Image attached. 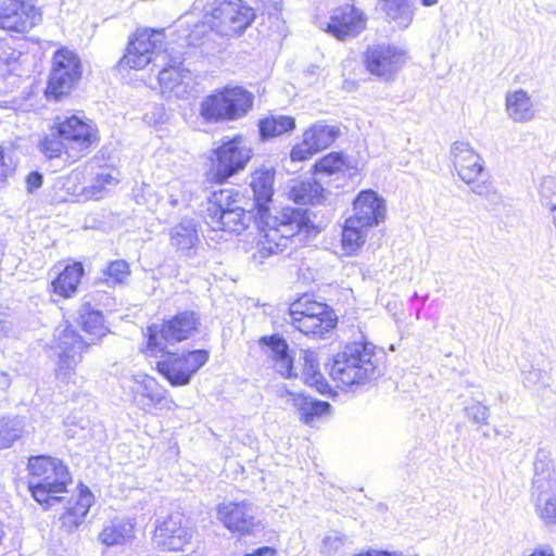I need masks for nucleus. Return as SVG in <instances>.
I'll list each match as a JSON object with an SVG mask.
<instances>
[{"label": "nucleus", "instance_id": "obj_26", "mask_svg": "<svg viewBox=\"0 0 556 556\" xmlns=\"http://www.w3.org/2000/svg\"><path fill=\"white\" fill-rule=\"evenodd\" d=\"M260 343L267 348L266 353L273 361L274 368L282 377L290 378L293 374V357L289 353L287 341L280 336L262 337Z\"/></svg>", "mask_w": 556, "mask_h": 556}, {"label": "nucleus", "instance_id": "obj_31", "mask_svg": "<svg viewBox=\"0 0 556 556\" xmlns=\"http://www.w3.org/2000/svg\"><path fill=\"white\" fill-rule=\"evenodd\" d=\"M287 402L298 409L300 414V419L303 420L305 424L312 422L314 417L326 414L330 408L329 403L314 401L311 397H307L300 393L288 392Z\"/></svg>", "mask_w": 556, "mask_h": 556}, {"label": "nucleus", "instance_id": "obj_50", "mask_svg": "<svg viewBox=\"0 0 556 556\" xmlns=\"http://www.w3.org/2000/svg\"><path fill=\"white\" fill-rule=\"evenodd\" d=\"M315 153H317V151L309 143H306L303 137V141L292 148L290 159L292 162H302L309 159Z\"/></svg>", "mask_w": 556, "mask_h": 556}, {"label": "nucleus", "instance_id": "obj_44", "mask_svg": "<svg viewBox=\"0 0 556 556\" xmlns=\"http://www.w3.org/2000/svg\"><path fill=\"white\" fill-rule=\"evenodd\" d=\"M539 202L545 214L556 208V177L544 176L538 187Z\"/></svg>", "mask_w": 556, "mask_h": 556}, {"label": "nucleus", "instance_id": "obj_47", "mask_svg": "<svg viewBox=\"0 0 556 556\" xmlns=\"http://www.w3.org/2000/svg\"><path fill=\"white\" fill-rule=\"evenodd\" d=\"M103 274L109 283H123L130 275L129 264L124 260L112 261Z\"/></svg>", "mask_w": 556, "mask_h": 556}, {"label": "nucleus", "instance_id": "obj_52", "mask_svg": "<svg viewBox=\"0 0 556 556\" xmlns=\"http://www.w3.org/2000/svg\"><path fill=\"white\" fill-rule=\"evenodd\" d=\"M14 169V164L10 156L5 155L3 148L0 146V179H4Z\"/></svg>", "mask_w": 556, "mask_h": 556}, {"label": "nucleus", "instance_id": "obj_34", "mask_svg": "<svg viewBox=\"0 0 556 556\" xmlns=\"http://www.w3.org/2000/svg\"><path fill=\"white\" fill-rule=\"evenodd\" d=\"M274 172L271 169L255 170L251 177V188L256 203L262 207L271 200L274 194Z\"/></svg>", "mask_w": 556, "mask_h": 556}, {"label": "nucleus", "instance_id": "obj_1", "mask_svg": "<svg viewBox=\"0 0 556 556\" xmlns=\"http://www.w3.org/2000/svg\"><path fill=\"white\" fill-rule=\"evenodd\" d=\"M381 358L370 342L348 343L334 355L330 376L344 387L369 383L381 375Z\"/></svg>", "mask_w": 556, "mask_h": 556}, {"label": "nucleus", "instance_id": "obj_11", "mask_svg": "<svg viewBox=\"0 0 556 556\" xmlns=\"http://www.w3.org/2000/svg\"><path fill=\"white\" fill-rule=\"evenodd\" d=\"M161 353L163 359L156 364L157 371L174 387L189 384L191 377L208 361L206 350H194L182 354L165 351Z\"/></svg>", "mask_w": 556, "mask_h": 556}, {"label": "nucleus", "instance_id": "obj_51", "mask_svg": "<svg viewBox=\"0 0 556 556\" xmlns=\"http://www.w3.org/2000/svg\"><path fill=\"white\" fill-rule=\"evenodd\" d=\"M342 545L343 538L338 532H331L323 540V549L327 553L337 552Z\"/></svg>", "mask_w": 556, "mask_h": 556}, {"label": "nucleus", "instance_id": "obj_57", "mask_svg": "<svg viewBox=\"0 0 556 556\" xmlns=\"http://www.w3.org/2000/svg\"><path fill=\"white\" fill-rule=\"evenodd\" d=\"M542 377V371L539 370V369H534V370H531L529 371L526 377H525V381L527 383H536Z\"/></svg>", "mask_w": 556, "mask_h": 556}, {"label": "nucleus", "instance_id": "obj_15", "mask_svg": "<svg viewBox=\"0 0 556 556\" xmlns=\"http://www.w3.org/2000/svg\"><path fill=\"white\" fill-rule=\"evenodd\" d=\"M55 124L61 131V136L70 146L71 161L81 157L98 138V131L92 122L83 121L75 115L64 118L58 117Z\"/></svg>", "mask_w": 556, "mask_h": 556}, {"label": "nucleus", "instance_id": "obj_24", "mask_svg": "<svg viewBox=\"0 0 556 556\" xmlns=\"http://www.w3.org/2000/svg\"><path fill=\"white\" fill-rule=\"evenodd\" d=\"M170 245L185 256L197 254L200 238L192 219L184 218L168 230Z\"/></svg>", "mask_w": 556, "mask_h": 556}, {"label": "nucleus", "instance_id": "obj_9", "mask_svg": "<svg viewBox=\"0 0 556 556\" xmlns=\"http://www.w3.org/2000/svg\"><path fill=\"white\" fill-rule=\"evenodd\" d=\"M451 161L462 181L471 186V191L478 195L489 197L492 190L486 180L479 181L484 174L482 156L467 141H455L450 149Z\"/></svg>", "mask_w": 556, "mask_h": 556}, {"label": "nucleus", "instance_id": "obj_56", "mask_svg": "<svg viewBox=\"0 0 556 556\" xmlns=\"http://www.w3.org/2000/svg\"><path fill=\"white\" fill-rule=\"evenodd\" d=\"M276 549L269 546H264L255 549L252 553L245 554L244 556H275Z\"/></svg>", "mask_w": 556, "mask_h": 556}, {"label": "nucleus", "instance_id": "obj_14", "mask_svg": "<svg viewBox=\"0 0 556 556\" xmlns=\"http://www.w3.org/2000/svg\"><path fill=\"white\" fill-rule=\"evenodd\" d=\"M168 58V67L160 71L157 79L161 92L168 99H186L194 89V78L190 71L180 67L182 55H172L167 49L164 50ZM165 59V55H162Z\"/></svg>", "mask_w": 556, "mask_h": 556}, {"label": "nucleus", "instance_id": "obj_45", "mask_svg": "<svg viewBox=\"0 0 556 556\" xmlns=\"http://www.w3.org/2000/svg\"><path fill=\"white\" fill-rule=\"evenodd\" d=\"M532 498L539 518L547 526H556V494Z\"/></svg>", "mask_w": 556, "mask_h": 556}, {"label": "nucleus", "instance_id": "obj_23", "mask_svg": "<svg viewBox=\"0 0 556 556\" xmlns=\"http://www.w3.org/2000/svg\"><path fill=\"white\" fill-rule=\"evenodd\" d=\"M354 214L350 218L365 227L377 226L386 216L384 200L371 189L361 191L353 203Z\"/></svg>", "mask_w": 556, "mask_h": 556}, {"label": "nucleus", "instance_id": "obj_38", "mask_svg": "<svg viewBox=\"0 0 556 556\" xmlns=\"http://www.w3.org/2000/svg\"><path fill=\"white\" fill-rule=\"evenodd\" d=\"M39 148L40 151L49 159L60 157L62 153H65L67 160H71L70 146L63 136H61V131L55 123L40 141Z\"/></svg>", "mask_w": 556, "mask_h": 556}, {"label": "nucleus", "instance_id": "obj_35", "mask_svg": "<svg viewBox=\"0 0 556 556\" xmlns=\"http://www.w3.org/2000/svg\"><path fill=\"white\" fill-rule=\"evenodd\" d=\"M303 372L302 377L306 384L315 388L318 392L325 393L328 390V383L319 371L317 356L313 351L303 352Z\"/></svg>", "mask_w": 556, "mask_h": 556}, {"label": "nucleus", "instance_id": "obj_19", "mask_svg": "<svg viewBox=\"0 0 556 556\" xmlns=\"http://www.w3.org/2000/svg\"><path fill=\"white\" fill-rule=\"evenodd\" d=\"M256 510L249 501L224 502L217 507V517L228 530L247 534L255 526Z\"/></svg>", "mask_w": 556, "mask_h": 556}, {"label": "nucleus", "instance_id": "obj_17", "mask_svg": "<svg viewBox=\"0 0 556 556\" xmlns=\"http://www.w3.org/2000/svg\"><path fill=\"white\" fill-rule=\"evenodd\" d=\"M406 61L405 52L392 45H374L365 53L367 71L378 77L389 79Z\"/></svg>", "mask_w": 556, "mask_h": 556}, {"label": "nucleus", "instance_id": "obj_12", "mask_svg": "<svg viewBox=\"0 0 556 556\" xmlns=\"http://www.w3.org/2000/svg\"><path fill=\"white\" fill-rule=\"evenodd\" d=\"M208 178L219 184L242 170L250 161L252 151L242 137L225 141L215 151Z\"/></svg>", "mask_w": 556, "mask_h": 556}, {"label": "nucleus", "instance_id": "obj_10", "mask_svg": "<svg viewBox=\"0 0 556 556\" xmlns=\"http://www.w3.org/2000/svg\"><path fill=\"white\" fill-rule=\"evenodd\" d=\"M165 35L163 30L138 28L130 37L119 66L130 70H142L162 55Z\"/></svg>", "mask_w": 556, "mask_h": 556}, {"label": "nucleus", "instance_id": "obj_13", "mask_svg": "<svg viewBox=\"0 0 556 556\" xmlns=\"http://www.w3.org/2000/svg\"><path fill=\"white\" fill-rule=\"evenodd\" d=\"M81 77V62L78 55L70 49H59L52 61L46 94L59 100L68 94Z\"/></svg>", "mask_w": 556, "mask_h": 556}, {"label": "nucleus", "instance_id": "obj_60", "mask_svg": "<svg viewBox=\"0 0 556 556\" xmlns=\"http://www.w3.org/2000/svg\"><path fill=\"white\" fill-rule=\"evenodd\" d=\"M420 2L425 7H432L437 4L438 0H420Z\"/></svg>", "mask_w": 556, "mask_h": 556}, {"label": "nucleus", "instance_id": "obj_58", "mask_svg": "<svg viewBox=\"0 0 556 556\" xmlns=\"http://www.w3.org/2000/svg\"><path fill=\"white\" fill-rule=\"evenodd\" d=\"M11 384V377L5 371L0 370V390L5 391Z\"/></svg>", "mask_w": 556, "mask_h": 556}, {"label": "nucleus", "instance_id": "obj_41", "mask_svg": "<svg viewBox=\"0 0 556 556\" xmlns=\"http://www.w3.org/2000/svg\"><path fill=\"white\" fill-rule=\"evenodd\" d=\"M79 324L83 329L93 336L101 337L105 333L103 315L100 311L92 308L90 303H84L79 308Z\"/></svg>", "mask_w": 556, "mask_h": 556}, {"label": "nucleus", "instance_id": "obj_46", "mask_svg": "<svg viewBox=\"0 0 556 556\" xmlns=\"http://www.w3.org/2000/svg\"><path fill=\"white\" fill-rule=\"evenodd\" d=\"M345 167V160L341 153L332 152L321 157L315 164L317 174L332 175L343 170Z\"/></svg>", "mask_w": 556, "mask_h": 556}, {"label": "nucleus", "instance_id": "obj_8", "mask_svg": "<svg viewBox=\"0 0 556 556\" xmlns=\"http://www.w3.org/2000/svg\"><path fill=\"white\" fill-rule=\"evenodd\" d=\"M199 316L192 311H184L160 326L148 328L147 353L156 356L166 351L168 344L187 340L198 329Z\"/></svg>", "mask_w": 556, "mask_h": 556}, {"label": "nucleus", "instance_id": "obj_36", "mask_svg": "<svg viewBox=\"0 0 556 556\" xmlns=\"http://www.w3.org/2000/svg\"><path fill=\"white\" fill-rule=\"evenodd\" d=\"M339 132V128L336 126L316 123L304 131L303 137L306 143H309L318 152L329 147Z\"/></svg>", "mask_w": 556, "mask_h": 556}, {"label": "nucleus", "instance_id": "obj_54", "mask_svg": "<svg viewBox=\"0 0 556 556\" xmlns=\"http://www.w3.org/2000/svg\"><path fill=\"white\" fill-rule=\"evenodd\" d=\"M523 556H555V553L551 545L542 544L535 547L530 554Z\"/></svg>", "mask_w": 556, "mask_h": 556}, {"label": "nucleus", "instance_id": "obj_59", "mask_svg": "<svg viewBox=\"0 0 556 556\" xmlns=\"http://www.w3.org/2000/svg\"><path fill=\"white\" fill-rule=\"evenodd\" d=\"M545 215L552 224L553 228L556 230V208Z\"/></svg>", "mask_w": 556, "mask_h": 556}, {"label": "nucleus", "instance_id": "obj_28", "mask_svg": "<svg viewBox=\"0 0 556 556\" xmlns=\"http://www.w3.org/2000/svg\"><path fill=\"white\" fill-rule=\"evenodd\" d=\"M250 219V214L242 206L235 207V210L229 212L226 211V213H222L217 217H205L206 224L213 230L237 233H240L248 227Z\"/></svg>", "mask_w": 556, "mask_h": 556}, {"label": "nucleus", "instance_id": "obj_49", "mask_svg": "<svg viewBox=\"0 0 556 556\" xmlns=\"http://www.w3.org/2000/svg\"><path fill=\"white\" fill-rule=\"evenodd\" d=\"M465 414L473 422L484 425L488 422L489 408L480 402H475L466 406Z\"/></svg>", "mask_w": 556, "mask_h": 556}, {"label": "nucleus", "instance_id": "obj_30", "mask_svg": "<svg viewBox=\"0 0 556 556\" xmlns=\"http://www.w3.org/2000/svg\"><path fill=\"white\" fill-rule=\"evenodd\" d=\"M325 189L316 180H295L289 189V197L298 204H318L325 197Z\"/></svg>", "mask_w": 556, "mask_h": 556}, {"label": "nucleus", "instance_id": "obj_40", "mask_svg": "<svg viewBox=\"0 0 556 556\" xmlns=\"http://www.w3.org/2000/svg\"><path fill=\"white\" fill-rule=\"evenodd\" d=\"M142 397L147 399V405L150 408L156 409H170V405L174 403L167 399L165 392L157 387L156 381L153 378L147 377L142 380L141 390L138 391Z\"/></svg>", "mask_w": 556, "mask_h": 556}, {"label": "nucleus", "instance_id": "obj_7", "mask_svg": "<svg viewBox=\"0 0 556 556\" xmlns=\"http://www.w3.org/2000/svg\"><path fill=\"white\" fill-rule=\"evenodd\" d=\"M51 349L58 356L55 364V377L63 383H78L76 368L83 361V354L88 349V344L71 327L56 329L51 343Z\"/></svg>", "mask_w": 556, "mask_h": 556}, {"label": "nucleus", "instance_id": "obj_55", "mask_svg": "<svg viewBox=\"0 0 556 556\" xmlns=\"http://www.w3.org/2000/svg\"><path fill=\"white\" fill-rule=\"evenodd\" d=\"M181 187V182L179 180H176V181H173L170 185H169V202L173 206H176L179 204L180 202V199L175 194V191L180 189Z\"/></svg>", "mask_w": 556, "mask_h": 556}, {"label": "nucleus", "instance_id": "obj_43", "mask_svg": "<svg viewBox=\"0 0 556 556\" xmlns=\"http://www.w3.org/2000/svg\"><path fill=\"white\" fill-rule=\"evenodd\" d=\"M23 432V421L18 417L0 418V450L10 447Z\"/></svg>", "mask_w": 556, "mask_h": 556}, {"label": "nucleus", "instance_id": "obj_20", "mask_svg": "<svg viewBox=\"0 0 556 556\" xmlns=\"http://www.w3.org/2000/svg\"><path fill=\"white\" fill-rule=\"evenodd\" d=\"M367 17L354 4L346 3L334 9L327 26V31L336 38L344 40L355 37L366 28Z\"/></svg>", "mask_w": 556, "mask_h": 556}, {"label": "nucleus", "instance_id": "obj_5", "mask_svg": "<svg viewBox=\"0 0 556 556\" xmlns=\"http://www.w3.org/2000/svg\"><path fill=\"white\" fill-rule=\"evenodd\" d=\"M255 17V9L244 0H216L206 10L211 30L227 38L241 36Z\"/></svg>", "mask_w": 556, "mask_h": 556}, {"label": "nucleus", "instance_id": "obj_22", "mask_svg": "<svg viewBox=\"0 0 556 556\" xmlns=\"http://www.w3.org/2000/svg\"><path fill=\"white\" fill-rule=\"evenodd\" d=\"M81 177V172L73 170L65 184L66 190L76 197L77 201L100 200L117 184V179L110 173L101 172L91 179L88 186H71L79 181Z\"/></svg>", "mask_w": 556, "mask_h": 556}, {"label": "nucleus", "instance_id": "obj_27", "mask_svg": "<svg viewBox=\"0 0 556 556\" xmlns=\"http://www.w3.org/2000/svg\"><path fill=\"white\" fill-rule=\"evenodd\" d=\"M505 111L515 123H528L535 118L536 110L529 93L523 89L507 91Z\"/></svg>", "mask_w": 556, "mask_h": 556}, {"label": "nucleus", "instance_id": "obj_32", "mask_svg": "<svg viewBox=\"0 0 556 556\" xmlns=\"http://www.w3.org/2000/svg\"><path fill=\"white\" fill-rule=\"evenodd\" d=\"M84 275V267L80 263L67 265L62 273L52 281L53 291L64 298L72 296Z\"/></svg>", "mask_w": 556, "mask_h": 556}, {"label": "nucleus", "instance_id": "obj_21", "mask_svg": "<svg viewBox=\"0 0 556 556\" xmlns=\"http://www.w3.org/2000/svg\"><path fill=\"white\" fill-rule=\"evenodd\" d=\"M556 494V467L551 453L539 448L533 459L531 496Z\"/></svg>", "mask_w": 556, "mask_h": 556}, {"label": "nucleus", "instance_id": "obj_48", "mask_svg": "<svg viewBox=\"0 0 556 556\" xmlns=\"http://www.w3.org/2000/svg\"><path fill=\"white\" fill-rule=\"evenodd\" d=\"M211 28L210 23L206 18V14L204 15V21L199 22L193 25V28L190 30L189 35L186 37V42L188 46H201L203 43V39L208 36Z\"/></svg>", "mask_w": 556, "mask_h": 556}, {"label": "nucleus", "instance_id": "obj_29", "mask_svg": "<svg viewBox=\"0 0 556 556\" xmlns=\"http://www.w3.org/2000/svg\"><path fill=\"white\" fill-rule=\"evenodd\" d=\"M380 4L388 21L399 28L405 29L413 23L415 16L413 0H380Z\"/></svg>", "mask_w": 556, "mask_h": 556}, {"label": "nucleus", "instance_id": "obj_39", "mask_svg": "<svg viewBox=\"0 0 556 556\" xmlns=\"http://www.w3.org/2000/svg\"><path fill=\"white\" fill-rule=\"evenodd\" d=\"M258 126L261 137L267 139L291 131L295 127V121L291 116L273 115L261 119Z\"/></svg>", "mask_w": 556, "mask_h": 556}, {"label": "nucleus", "instance_id": "obj_25", "mask_svg": "<svg viewBox=\"0 0 556 556\" xmlns=\"http://www.w3.org/2000/svg\"><path fill=\"white\" fill-rule=\"evenodd\" d=\"M135 528L132 519L115 517L104 523L98 539L106 546L126 545L135 539Z\"/></svg>", "mask_w": 556, "mask_h": 556}, {"label": "nucleus", "instance_id": "obj_3", "mask_svg": "<svg viewBox=\"0 0 556 556\" xmlns=\"http://www.w3.org/2000/svg\"><path fill=\"white\" fill-rule=\"evenodd\" d=\"M309 218L303 208L285 207L275 217L266 222L264 237L258 243V253L262 257L285 252L302 229L307 228Z\"/></svg>", "mask_w": 556, "mask_h": 556}, {"label": "nucleus", "instance_id": "obj_18", "mask_svg": "<svg viewBox=\"0 0 556 556\" xmlns=\"http://www.w3.org/2000/svg\"><path fill=\"white\" fill-rule=\"evenodd\" d=\"M193 533L181 515H170L156 526L153 541L164 551H180L191 542Z\"/></svg>", "mask_w": 556, "mask_h": 556}, {"label": "nucleus", "instance_id": "obj_33", "mask_svg": "<svg viewBox=\"0 0 556 556\" xmlns=\"http://www.w3.org/2000/svg\"><path fill=\"white\" fill-rule=\"evenodd\" d=\"M241 201L240 193L235 189L215 191L210 198L205 217H217L219 214L226 213V211L229 212L235 210V207H240Z\"/></svg>", "mask_w": 556, "mask_h": 556}, {"label": "nucleus", "instance_id": "obj_2", "mask_svg": "<svg viewBox=\"0 0 556 556\" xmlns=\"http://www.w3.org/2000/svg\"><path fill=\"white\" fill-rule=\"evenodd\" d=\"M28 489L34 498L41 505L51 507L59 503L62 497L59 495L67 491L72 482L67 467L59 458L38 455L31 456L27 464Z\"/></svg>", "mask_w": 556, "mask_h": 556}, {"label": "nucleus", "instance_id": "obj_37", "mask_svg": "<svg viewBox=\"0 0 556 556\" xmlns=\"http://www.w3.org/2000/svg\"><path fill=\"white\" fill-rule=\"evenodd\" d=\"M370 227H365L352 218L345 220L342 231V247L348 254L354 253L366 240Z\"/></svg>", "mask_w": 556, "mask_h": 556}, {"label": "nucleus", "instance_id": "obj_53", "mask_svg": "<svg viewBox=\"0 0 556 556\" xmlns=\"http://www.w3.org/2000/svg\"><path fill=\"white\" fill-rule=\"evenodd\" d=\"M41 185H42V175L41 174H39L38 172H33V173L28 174V176L26 178V186H27L28 192H34L36 189L41 187Z\"/></svg>", "mask_w": 556, "mask_h": 556}, {"label": "nucleus", "instance_id": "obj_6", "mask_svg": "<svg viewBox=\"0 0 556 556\" xmlns=\"http://www.w3.org/2000/svg\"><path fill=\"white\" fill-rule=\"evenodd\" d=\"M290 324L305 336L323 338L337 325L332 309L324 303L303 295L289 307Z\"/></svg>", "mask_w": 556, "mask_h": 556}, {"label": "nucleus", "instance_id": "obj_42", "mask_svg": "<svg viewBox=\"0 0 556 556\" xmlns=\"http://www.w3.org/2000/svg\"><path fill=\"white\" fill-rule=\"evenodd\" d=\"M92 503L93 495L88 488H80L77 501L63 515L64 523L71 522L77 527L88 514Z\"/></svg>", "mask_w": 556, "mask_h": 556}, {"label": "nucleus", "instance_id": "obj_16", "mask_svg": "<svg viewBox=\"0 0 556 556\" xmlns=\"http://www.w3.org/2000/svg\"><path fill=\"white\" fill-rule=\"evenodd\" d=\"M41 20L39 10L24 1L2 0L0 3V29L25 33Z\"/></svg>", "mask_w": 556, "mask_h": 556}, {"label": "nucleus", "instance_id": "obj_4", "mask_svg": "<svg viewBox=\"0 0 556 556\" xmlns=\"http://www.w3.org/2000/svg\"><path fill=\"white\" fill-rule=\"evenodd\" d=\"M253 105V94L242 87H225L206 96L200 103L201 117L210 123L236 121Z\"/></svg>", "mask_w": 556, "mask_h": 556}]
</instances>
